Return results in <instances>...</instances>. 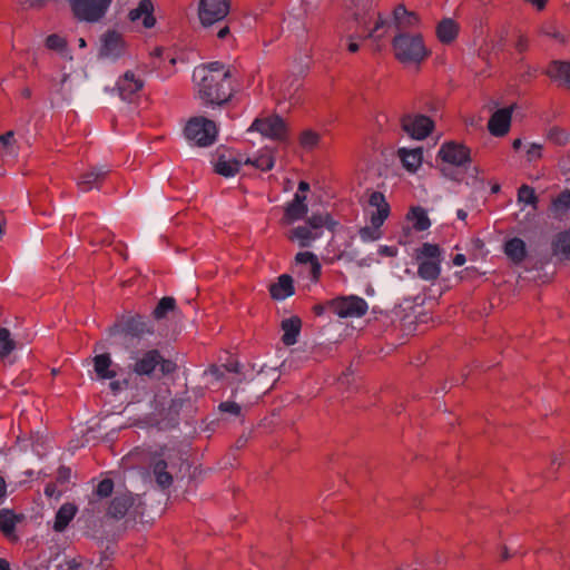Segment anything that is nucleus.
I'll use <instances>...</instances> for the list:
<instances>
[{
  "label": "nucleus",
  "mask_w": 570,
  "mask_h": 570,
  "mask_svg": "<svg viewBox=\"0 0 570 570\" xmlns=\"http://www.w3.org/2000/svg\"><path fill=\"white\" fill-rule=\"evenodd\" d=\"M17 346L7 327H0V358L7 357Z\"/></svg>",
  "instance_id": "e433bc0d"
},
{
  "label": "nucleus",
  "mask_w": 570,
  "mask_h": 570,
  "mask_svg": "<svg viewBox=\"0 0 570 570\" xmlns=\"http://www.w3.org/2000/svg\"><path fill=\"white\" fill-rule=\"evenodd\" d=\"M459 35V24L451 18L442 19L436 26V37L444 45L452 43Z\"/></svg>",
  "instance_id": "b1692460"
},
{
  "label": "nucleus",
  "mask_w": 570,
  "mask_h": 570,
  "mask_svg": "<svg viewBox=\"0 0 570 570\" xmlns=\"http://www.w3.org/2000/svg\"><path fill=\"white\" fill-rule=\"evenodd\" d=\"M321 234L318 232H314L308 225L307 226H297L291 229L287 234V239L294 242L297 239L299 242L301 247H308L313 240L318 238Z\"/></svg>",
  "instance_id": "bb28decb"
},
{
  "label": "nucleus",
  "mask_w": 570,
  "mask_h": 570,
  "mask_svg": "<svg viewBox=\"0 0 570 570\" xmlns=\"http://www.w3.org/2000/svg\"><path fill=\"white\" fill-rule=\"evenodd\" d=\"M327 307L341 318L362 317L367 313V303L356 295L337 296L326 302Z\"/></svg>",
  "instance_id": "0eeeda50"
},
{
  "label": "nucleus",
  "mask_w": 570,
  "mask_h": 570,
  "mask_svg": "<svg viewBox=\"0 0 570 570\" xmlns=\"http://www.w3.org/2000/svg\"><path fill=\"white\" fill-rule=\"evenodd\" d=\"M269 295L275 301L284 299L295 293L293 277L288 274H283L277 278L276 283L269 285Z\"/></svg>",
  "instance_id": "a211bd4d"
},
{
  "label": "nucleus",
  "mask_w": 570,
  "mask_h": 570,
  "mask_svg": "<svg viewBox=\"0 0 570 570\" xmlns=\"http://www.w3.org/2000/svg\"><path fill=\"white\" fill-rule=\"evenodd\" d=\"M326 223V219H325V214H312V216H309L307 219H306V224L314 230V232H317L318 229H321L322 227H324V224Z\"/></svg>",
  "instance_id": "49530a36"
},
{
  "label": "nucleus",
  "mask_w": 570,
  "mask_h": 570,
  "mask_svg": "<svg viewBox=\"0 0 570 570\" xmlns=\"http://www.w3.org/2000/svg\"><path fill=\"white\" fill-rule=\"evenodd\" d=\"M144 87V81L136 78L135 73L130 70L126 71L125 75L118 80L117 88L119 96L124 100H131L132 96L140 91Z\"/></svg>",
  "instance_id": "dca6fc26"
},
{
  "label": "nucleus",
  "mask_w": 570,
  "mask_h": 570,
  "mask_svg": "<svg viewBox=\"0 0 570 570\" xmlns=\"http://www.w3.org/2000/svg\"><path fill=\"white\" fill-rule=\"evenodd\" d=\"M115 483L111 479L106 478L102 479L98 485L96 487V490L94 494L98 497L99 499H106L111 497L114 492Z\"/></svg>",
  "instance_id": "79ce46f5"
},
{
  "label": "nucleus",
  "mask_w": 570,
  "mask_h": 570,
  "mask_svg": "<svg viewBox=\"0 0 570 570\" xmlns=\"http://www.w3.org/2000/svg\"><path fill=\"white\" fill-rule=\"evenodd\" d=\"M217 132L215 121L203 116L190 118L184 129L186 138L200 147L212 145L217 137Z\"/></svg>",
  "instance_id": "423d86ee"
},
{
  "label": "nucleus",
  "mask_w": 570,
  "mask_h": 570,
  "mask_svg": "<svg viewBox=\"0 0 570 570\" xmlns=\"http://www.w3.org/2000/svg\"><path fill=\"white\" fill-rule=\"evenodd\" d=\"M523 1L527 3L533 4L539 11H542L546 8L547 2H548V0H523Z\"/></svg>",
  "instance_id": "0e129e2a"
},
{
  "label": "nucleus",
  "mask_w": 570,
  "mask_h": 570,
  "mask_svg": "<svg viewBox=\"0 0 570 570\" xmlns=\"http://www.w3.org/2000/svg\"><path fill=\"white\" fill-rule=\"evenodd\" d=\"M542 146L532 144L528 149V158L529 160H534L541 158Z\"/></svg>",
  "instance_id": "13d9d810"
},
{
  "label": "nucleus",
  "mask_w": 570,
  "mask_h": 570,
  "mask_svg": "<svg viewBox=\"0 0 570 570\" xmlns=\"http://www.w3.org/2000/svg\"><path fill=\"white\" fill-rule=\"evenodd\" d=\"M12 138H13V131H11V130L7 131V132H4L3 135L0 136V142L3 146H8Z\"/></svg>",
  "instance_id": "69168bd1"
},
{
  "label": "nucleus",
  "mask_w": 570,
  "mask_h": 570,
  "mask_svg": "<svg viewBox=\"0 0 570 570\" xmlns=\"http://www.w3.org/2000/svg\"><path fill=\"white\" fill-rule=\"evenodd\" d=\"M397 156L402 161L403 167L410 173H415L423 161V148L417 147L414 149L400 148Z\"/></svg>",
  "instance_id": "5701e85b"
},
{
  "label": "nucleus",
  "mask_w": 570,
  "mask_h": 570,
  "mask_svg": "<svg viewBox=\"0 0 570 570\" xmlns=\"http://www.w3.org/2000/svg\"><path fill=\"white\" fill-rule=\"evenodd\" d=\"M392 47L395 58L403 63H420L430 55V51L424 46L423 37L420 33L410 35L400 32L393 38Z\"/></svg>",
  "instance_id": "7ed1b4c3"
},
{
  "label": "nucleus",
  "mask_w": 570,
  "mask_h": 570,
  "mask_svg": "<svg viewBox=\"0 0 570 570\" xmlns=\"http://www.w3.org/2000/svg\"><path fill=\"white\" fill-rule=\"evenodd\" d=\"M176 309V301L171 296H165L159 299L155 309L153 311V317L155 320L166 318L169 312Z\"/></svg>",
  "instance_id": "c9c22d12"
},
{
  "label": "nucleus",
  "mask_w": 570,
  "mask_h": 570,
  "mask_svg": "<svg viewBox=\"0 0 570 570\" xmlns=\"http://www.w3.org/2000/svg\"><path fill=\"white\" fill-rule=\"evenodd\" d=\"M205 68L208 70V72H215V73H223L226 71V70H224V65L219 61L210 62Z\"/></svg>",
  "instance_id": "bf43d9fd"
},
{
  "label": "nucleus",
  "mask_w": 570,
  "mask_h": 570,
  "mask_svg": "<svg viewBox=\"0 0 570 570\" xmlns=\"http://www.w3.org/2000/svg\"><path fill=\"white\" fill-rule=\"evenodd\" d=\"M108 175V170L106 171H88L81 175L79 181L77 183L78 188L81 191H89L94 187L99 188L101 183L105 180Z\"/></svg>",
  "instance_id": "2f4dec72"
},
{
  "label": "nucleus",
  "mask_w": 570,
  "mask_h": 570,
  "mask_svg": "<svg viewBox=\"0 0 570 570\" xmlns=\"http://www.w3.org/2000/svg\"><path fill=\"white\" fill-rule=\"evenodd\" d=\"M153 325L146 321L140 314L121 315L117 317L114 325L108 328L109 337L114 338L112 343L129 347V343L134 340H140L145 334L153 333Z\"/></svg>",
  "instance_id": "f03ea898"
},
{
  "label": "nucleus",
  "mask_w": 570,
  "mask_h": 570,
  "mask_svg": "<svg viewBox=\"0 0 570 570\" xmlns=\"http://www.w3.org/2000/svg\"><path fill=\"white\" fill-rule=\"evenodd\" d=\"M415 259L420 262L421 259H441L442 261V252L438 244L423 243L420 248L415 249Z\"/></svg>",
  "instance_id": "72a5a7b5"
},
{
  "label": "nucleus",
  "mask_w": 570,
  "mask_h": 570,
  "mask_svg": "<svg viewBox=\"0 0 570 570\" xmlns=\"http://www.w3.org/2000/svg\"><path fill=\"white\" fill-rule=\"evenodd\" d=\"M71 475V470L68 466L61 465L57 471L56 481L59 483H66L69 481Z\"/></svg>",
  "instance_id": "603ef678"
},
{
  "label": "nucleus",
  "mask_w": 570,
  "mask_h": 570,
  "mask_svg": "<svg viewBox=\"0 0 570 570\" xmlns=\"http://www.w3.org/2000/svg\"><path fill=\"white\" fill-rule=\"evenodd\" d=\"M320 135L311 129L303 130L299 136V145L305 149H313L320 142Z\"/></svg>",
  "instance_id": "a19ab883"
},
{
  "label": "nucleus",
  "mask_w": 570,
  "mask_h": 570,
  "mask_svg": "<svg viewBox=\"0 0 570 570\" xmlns=\"http://www.w3.org/2000/svg\"><path fill=\"white\" fill-rule=\"evenodd\" d=\"M23 519L22 514H16L10 509L0 510V531L9 540H17L16 524Z\"/></svg>",
  "instance_id": "aec40b11"
},
{
  "label": "nucleus",
  "mask_w": 570,
  "mask_h": 570,
  "mask_svg": "<svg viewBox=\"0 0 570 570\" xmlns=\"http://www.w3.org/2000/svg\"><path fill=\"white\" fill-rule=\"evenodd\" d=\"M368 205L376 207V212L371 214L372 227L365 226L360 229V236L363 240H376L382 236L380 227L390 215V204L386 202L383 193L373 190L368 197Z\"/></svg>",
  "instance_id": "39448f33"
},
{
  "label": "nucleus",
  "mask_w": 570,
  "mask_h": 570,
  "mask_svg": "<svg viewBox=\"0 0 570 570\" xmlns=\"http://www.w3.org/2000/svg\"><path fill=\"white\" fill-rule=\"evenodd\" d=\"M154 4L151 0H141L138 3V7L129 11V19L131 21H136L144 16L142 24L145 28H153L156 23V18L154 17Z\"/></svg>",
  "instance_id": "4be33fe9"
},
{
  "label": "nucleus",
  "mask_w": 570,
  "mask_h": 570,
  "mask_svg": "<svg viewBox=\"0 0 570 570\" xmlns=\"http://www.w3.org/2000/svg\"><path fill=\"white\" fill-rule=\"evenodd\" d=\"M234 92L229 70L223 73L207 72L199 83V97L206 105L224 106L232 99Z\"/></svg>",
  "instance_id": "f257e3e1"
},
{
  "label": "nucleus",
  "mask_w": 570,
  "mask_h": 570,
  "mask_svg": "<svg viewBox=\"0 0 570 570\" xmlns=\"http://www.w3.org/2000/svg\"><path fill=\"white\" fill-rule=\"evenodd\" d=\"M327 304H315L312 308L315 316H322L325 312Z\"/></svg>",
  "instance_id": "338daca9"
},
{
  "label": "nucleus",
  "mask_w": 570,
  "mask_h": 570,
  "mask_svg": "<svg viewBox=\"0 0 570 570\" xmlns=\"http://www.w3.org/2000/svg\"><path fill=\"white\" fill-rule=\"evenodd\" d=\"M540 32L544 36L554 38L562 43L566 42V38L559 31H557L552 26H542L540 29Z\"/></svg>",
  "instance_id": "8fccbe9b"
},
{
  "label": "nucleus",
  "mask_w": 570,
  "mask_h": 570,
  "mask_svg": "<svg viewBox=\"0 0 570 570\" xmlns=\"http://www.w3.org/2000/svg\"><path fill=\"white\" fill-rule=\"evenodd\" d=\"M230 10V0H200L198 17L204 27L224 20Z\"/></svg>",
  "instance_id": "1a4fd4ad"
},
{
  "label": "nucleus",
  "mask_w": 570,
  "mask_h": 570,
  "mask_svg": "<svg viewBox=\"0 0 570 570\" xmlns=\"http://www.w3.org/2000/svg\"><path fill=\"white\" fill-rule=\"evenodd\" d=\"M240 164L242 161L239 159H222L215 163V173L224 177L234 176L239 171Z\"/></svg>",
  "instance_id": "f704fd0d"
},
{
  "label": "nucleus",
  "mask_w": 570,
  "mask_h": 570,
  "mask_svg": "<svg viewBox=\"0 0 570 570\" xmlns=\"http://www.w3.org/2000/svg\"><path fill=\"white\" fill-rule=\"evenodd\" d=\"M67 570H79L81 567V562L78 561L76 558L67 561Z\"/></svg>",
  "instance_id": "774afa93"
},
{
  "label": "nucleus",
  "mask_w": 570,
  "mask_h": 570,
  "mask_svg": "<svg viewBox=\"0 0 570 570\" xmlns=\"http://www.w3.org/2000/svg\"><path fill=\"white\" fill-rule=\"evenodd\" d=\"M570 210V189H564L552 199L549 212L554 218L561 219Z\"/></svg>",
  "instance_id": "c85d7f7f"
},
{
  "label": "nucleus",
  "mask_w": 570,
  "mask_h": 570,
  "mask_svg": "<svg viewBox=\"0 0 570 570\" xmlns=\"http://www.w3.org/2000/svg\"><path fill=\"white\" fill-rule=\"evenodd\" d=\"M168 463L161 458H154L151 469L157 484L161 489H167L173 484V475L167 471Z\"/></svg>",
  "instance_id": "a878e982"
},
{
  "label": "nucleus",
  "mask_w": 570,
  "mask_h": 570,
  "mask_svg": "<svg viewBox=\"0 0 570 570\" xmlns=\"http://www.w3.org/2000/svg\"><path fill=\"white\" fill-rule=\"evenodd\" d=\"M513 107L512 105L498 109L491 115L488 121V130L492 136L503 137L509 132Z\"/></svg>",
  "instance_id": "ddd939ff"
},
{
  "label": "nucleus",
  "mask_w": 570,
  "mask_h": 570,
  "mask_svg": "<svg viewBox=\"0 0 570 570\" xmlns=\"http://www.w3.org/2000/svg\"><path fill=\"white\" fill-rule=\"evenodd\" d=\"M518 202L531 205L533 207V209H537L538 203H539V197L537 196L533 187L523 184L518 189Z\"/></svg>",
  "instance_id": "4c0bfd02"
},
{
  "label": "nucleus",
  "mask_w": 570,
  "mask_h": 570,
  "mask_svg": "<svg viewBox=\"0 0 570 570\" xmlns=\"http://www.w3.org/2000/svg\"><path fill=\"white\" fill-rule=\"evenodd\" d=\"M67 45V40L57 33L49 35L46 38V47L50 50L63 51L66 50Z\"/></svg>",
  "instance_id": "37998d69"
},
{
  "label": "nucleus",
  "mask_w": 570,
  "mask_h": 570,
  "mask_svg": "<svg viewBox=\"0 0 570 570\" xmlns=\"http://www.w3.org/2000/svg\"><path fill=\"white\" fill-rule=\"evenodd\" d=\"M281 328L284 332L282 342L286 346L294 345L297 342V337L302 330V320L296 315L289 318H284L281 322Z\"/></svg>",
  "instance_id": "412c9836"
},
{
  "label": "nucleus",
  "mask_w": 570,
  "mask_h": 570,
  "mask_svg": "<svg viewBox=\"0 0 570 570\" xmlns=\"http://www.w3.org/2000/svg\"><path fill=\"white\" fill-rule=\"evenodd\" d=\"M504 253L513 263L520 264L527 257L525 243L519 237L511 238L504 244Z\"/></svg>",
  "instance_id": "cd10ccee"
},
{
  "label": "nucleus",
  "mask_w": 570,
  "mask_h": 570,
  "mask_svg": "<svg viewBox=\"0 0 570 570\" xmlns=\"http://www.w3.org/2000/svg\"><path fill=\"white\" fill-rule=\"evenodd\" d=\"M397 253V249L395 247H391V246H381L380 249H379V254L380 255H383V256H395Z\"/></svg>",
  "instance_id": "680f3d73"
},
{
  "label": "nucleus",
  "mask_w": 570,
  "mask_h": 570,
  "mask_svg": "<svg viewBox=\"0 0 570 570\" xmlns=\"http://www.w3.org/2000/svg\"><path fill=\"white\" fill-rule=\"evenodd\" d=\"M394 26L399 30L410 29L420 24V16L409 11L403 3H399L393 10Z\"/></svg>",
  "instance_id": "f3484780"
},
{
  "label": "nucleus",
  "mask_w": 570,
  "mask_h": 570,
  "mask_svg": "<svg viewBox=\"0 0 570 570\" xmlns=\"http://www.w3.org/2000/svg\"><path fill=\"white\" fill-rule=\"evenodd\" d=\"M438 157L452 166L466 167L472 161L471 149L464 144L450 140L442 144Z\"/></svg>",
  "instance_id": "9d476101"
},
{
  "label": "nucleus",
  "mask_w": 570,
  "mask_h": 570,
  "mask_svg": "<svg viewBox=\"0 0 570 570\" xmlns=\"http://www.w3.org/2000/svg\"><path fill=\"white\" fill-rule=\"evenodd\" d=\"M307 210L306 195L296 193L293 200L284 207V215L281 218L279 224L283 226L291 225L292 223L304 218Z\"/></svg>",
  "instance_id": "4468645a"
},
{
  "label": "nucleus",
  "mask_w": 570,
  "mask_h": 570,
  "mask_svg": "<svg viewBox=\"0 0 570 570\" xmlns=\"http://www.w3.org/2000/svg\"><path fill=\"white\" fill-rule=\"evenodd\" d=\"M325 219L326 223L324 224V227H326L331 232H334L336 226L338 225V222L333 219L332 215L328 213H325Z\"/></svg>",
  "instance_id": "052dcab7"
},
{
  "label": "nucleus",
  "mask_w": 570,
  "mask_h": 570,
  "mask_svg": "<svg viewBox=\"0 0 570 570\" xmlns=\"http://www.w3.org/2000/svg\"><path fill=\"white\" fill-rule=\"evenodd\" d=\"M402 129L413 139H424L434 129V121L425 115H405L401 119Z\"/></svg>",
  "instance_id": "f8f14e48"
},
{
  "label": "nucleus",
  "mask_w": 570,
  "mask_h": 570,
  "mask_svg": "<svg viewBox=\"0 0 570 570\" xmlns=\"http://www.w3.org/2000/svg\"><path fill=\"white\" fill-rule=\"evenodd\" d=\"M158 365H160L163 374H170L176 370V364L173 361L164 360L163 357Z\"/></svg>",
  "instance_id": "4d7b16f0"
},
{
  "label": "nucleus",
  "mask_w": 570,
  "mask_h": 570,
  "mask_svg": "<svg viewBox=\"0 0 570 570\" xmlns=\"http://www.w3.org/2000/svg\"><path fill=\"white\" fill-rule=\"evenodd\" d=\"M216 158H217L216 161H220L222 159H224V160L235 159L234 157H232V153H230L229 148H227L226 146H219L216 149Z\"/></svg>",
  "instance_id": "5fc2aeb1"
},
{
  "label": "nucleus",
  "mask_w": 570,
  "mask_h": 570,
  "mask_svg": "<svg viewBox=\"0 0 570 570\" xmlns=\"http://www.w3.org/2000/svg\"><path fill=\"white\" fill-rule=\"evenodd\" d=\"M515 49L519 53H523L529 49V38L522 33L518 36Z\"/></svg>",
  "instance_id": "864d4df0"
},
{
  "label": "nucleus",
  "mask_w": 570,
  "mask_h": 570,
  "mask_svg": "<svg viewBox=\"0 0 570 570\" xmlns=\"http://www.w3.org/2000/svg\"><path fill=\"white\" fill-rule=\"evenodd\" d=\"M441 259H421L419 262L417 275L424 281H435L441 274Z\"/></svg>",
  "instance_id": "c756f323"
},
{
  "label": "nucleus",
  "mask_w": 570,
  "mask_h": 570,
  "mask_svg": "<svg viewBox=\"0 0 570 570\" xmlns=\"http://www.w3.org/2000/svg\"><path fill=\"white\" fill-rule=\"evenodd\" d=\"M249 130L258 131L262 136L278 142L288 140V127L285 120L278 115L256 118L250 125Z\"/></svg>",
  "instance_id": "6e6552de"
},
{
  "label": "nucleus",
  "mask_w": 570,
  "mask_h": 570,
  "mask_svg": "<svg viewBox=\"0 0 570 570\" xmlns=\"http://www.w3.org/2000/svg\"><path fill=\"white\" fill-rule=\"evenodd\" d=\"M547 137L557 146H564L570 140V134L559 126L551 127Z\"/></svg>",
  "instance_id": "58836bf2"
},
{
  "label": "nucleus",
  "mask_w": 570,
  "mask_h": 570,
  "mask_svg": "<svg viewBox=\"0 0 570 570\" xmlns=\"http://www.w3.org/2000/svg\"><path fill=\"white\" fill-rule=\"evenodd\" d=\"M441 173L444 177L455 180L458 183L462 181V177H459L454 174V170L448 169L445 167L441 168Z\"/></svg>",
  "instance_id": "e2e57ef3"
},
{
  "label": "nucleus",
  "mask_w": 570,
  "mask_h": 570,
  "mask_svg": "<svg viewBox=\"0 0 570 570\" xmlns=\"http://www.w3.org/2000/svg\"><path fill=\"white\" fill-rule=\"evenodd\" d=\"M127 42L122 35L116 30H107L100 36L99 58L119 59L126 53Z\"/></svg>",
  "instance_id": "9b49d317"
},
{
  "label": "nucleus",
  "mask_w": 570,
  "mask_h": 570,
  "mask_svg": "<svg viewBox=\"0 0 570 570\" xmlns=\"http://www.w3.org/2000/svg\"><path fill=\"white\" fill-rule=\"evenodd\" d=\"M406 219L413 223V228L416 232L426 230L431 226L426 210L421 206H412L406 214Z\"/></svg>",
  "instance_id": "7c9ffc66"
},
{
  "label": "nucleus",
  "mask_w": 570,
  "mask_h": 570,
  "mask_svg": "<svg viewBox=\"0 0 570 570\" xmlns=\"http://www.w3.org/2000/svg\"><path fill=\"white\" fill-rule=\"evenodd\" d=\"M316 259L318 258L312 252H301L295 256V261L298 264H312V262H316Z\"/></svg>",
  "instance_id": "3c124183"
},
{
  "label": "nucleus",
  "mask_w": 570,
  "mask_h": 570,
  "mask_svg": "<svg viewBox=\"0 0 570 570\" xmlns=\"http://www.w3.org/2000/svg\"><path fill=\"white\" fill-rule=\"evenodd\" d=\"M111 364V358L107 353L95 356L94 366L98 377L114 379L116 376V372L114 370H110Z\"/></svg>",
  "instance_id": "473e14b6"
},
{
  "label": "nucleus",
  "mask_w": 570,
  "mask_h": 570,
  "mask_svg": "<svg viewBox=\"0 0 570 570\" xmlns=\"http://www.w3.org/2000/svg\"><path fill=\"white\" fill-rule=\"evenodd\" d=\"M387 26V21L385 19H383L382 14L379 13L377 14V20L374 24V28L364 37V39H370V38H376V39H380L382 38L381 35H376V32L383 28Z\"/></svg>",
  "instance_id": "09e8293b"
},
{
  "label": "nucleus",
  "mask_w": 570,
  "mask_h": 570,
  "mask_svg": "<svg viewBox=\"0 0 570 570\" xmlns=\"http://www.w3.org/2000/svg\"><path fill=\"white\" fill-rule=\"evenodd\" d=\"M145 513V504L138 495L130 491L117 492L109 501L106 510V517L112 520H121L127 514L136 521L141 519Z\"/></svg>",
  "instance_id": "20e7f679"
},
{
  "label": "nucleus",
  "mask_w": 570,
  "mask_h": 570,
  "mask_svg": "<svg viewBox=\"0 0 570 570\" xmlns=\"http://www.w3.org/2000/svg\"><path fill=\"white\" fill-rule=\"evenodd\" d=\"M442 101L435 98H426L421 108L428 112L436 114L442 108Z\"/></svg>",
  "instance_id": "de8ad7c7"
},
{
  "label": "nucleus",
  "mask_w": 570,
  "mask_h": 570,
  "mask_svg": "<svg viewBox=\"0 0 570 570\" xmlns=\"http://www.w3.org/2000/svg\"><path fill=\"white\" fill-rule=\"evenodd\" d=\"M184 407H191V399L189 396H180L171 400L168 407L170 417L178 416Z\"/></svg>",
  "instance_id": "ea45409f"
},
{
  "label": "nucleus",
  "mask_w": 570,
  "mask_h": 570,
  "mask_svg": "<svg viewBox=\"0 0 570 570\" xmlns=\"http://www.w3.org/2000/svg\"><path fill=\"white\" fill-rule=\"evenodd\" d=\"M161 355L158 350H150L146 352L141 358H138L134 364V372L138 375H150L156 366L160 363Z\"/></svg>",
  "instance_id": "6ab92c4d"
},
{
  "label": "nucleus",
  "mask_w": 570,
  "mask_h": 570,
  "mask_svg": "<svg viewBox=\"0 0 570 570\" xmlns=\"http://www.w3.org/2000/svg\"><path fill=\"white\" fill-rule=\"evenodd\" d=\"M321 274H322V266L318 262V259H316V262H312L311 264V278L313 282H318L320 278H321Z\"/></svg>",
  "instance_id": "6e6d98bb"
},
{
  "label": "nucleus",
  "mask_w": 570,
  "mask_h": 570,
  "mask_svg": "<svg viewBox=\"0 0 570 570\" xmlns=\"http://www.w3.org/2000/svg\"><path fill=\"white\" fill-rule=\"evenodd\" d=\"M218 410L220 413H226L233 416H239L242 413V407L238 403L233 401L222 402L218 405Z\"/></svg>",
  "instance_id": "a18cd8bd"
},
{
  "label": "nucleus",
  "mask_w": 570,
  "mask_h": 570,
  "mask_svg": "<svg viewBox=\"0 0 570 570\" xmlns=\"http://www.w3.org/2000/svg\"><path fill=\"white\" fill-rule=\"evenodd\" d=\"M544 75L560 86H566L570 89V61L551 60L544 70Z\"/></svg>",
  "instance_id": "2eb2a0df"
},
{
  "label": "nucleus",
  "mask_w": 570,
  "mask_h": 570,
  "mask_svg": "<svg viewBox=\"0 0 570 570\" xmlns=\"http://www.w3.org/2000/svg\"><path fill=\"white\" fill-rule=\"evenodd\" d=\"M78 508L75 503H63L56 513L53 530L56 532H62L66 530L70 521L75 518Z\"/></svg>",
  "instance_id": "393cba45"
},
{
  "label": "nucleus",
  "mask_w": 570,
  "mask_h": 570,
  "mask_svg": "<svg viewBox=\"0 0 570 570\" xmlns=\"http://www.w3.org/2000/svg\"><path fill=\"white\" fill-rule=\"evenodd\" d=\"M274 157L271 154H262L253 159V166L263 171L271 170L274 166Z\"/></svg>",
  "instance_id": "c03bdc74"
}]
</instances>
